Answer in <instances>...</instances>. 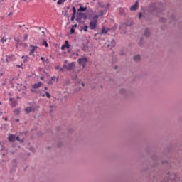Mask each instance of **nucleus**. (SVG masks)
<instances>
[{
	"mask_svg": "<svg viewBox=\"0 0 182 182\" xmlns=\"http://www.w3.org/2000/svg\"><path fill=\"white\" fill-rule=\"evenodd\" d=\"M180 181V178L176 173H168L167 176L161 182H176Z\"/></svg>",
	"mask_w": 182,
	"mask_h": 182,
	"instance_id": "obj_1",
	"label": "nucleus"
},
{
	"mask_svg": "<svg viewBox=\"0 0 182 182\" xmlns=\"http://www.w3.org/2000/svg\"><path fill=\"white\" fill-rule=\"evenodd\" d=\"M75 66H76V63L72 62V63H68V65L64 64L63 65V69H66L69 72H70V70H73V69H75Z\"/></svg>",
	"mask_w": 182,
	"mask_h": 182,
	"instance_id": "obj_2",
	"label": "nucleus"
},
{
	"mask_svg": "<svg viewBox=\"0 0 182 182\" xmlns=\"http://www.w3.org/2000/svg\"><path fill=\"white\" fill-rule=\"evenodd\" d=\"M87 58L82 57L78 58L77 62L79 65H82V68L85 69L86 68V63H87Z\"/></svg>",
	"mask_w": 182,
	"mask_h": 182,
	"instance_id": "obj_3",
	"label": "nucleus"
},
{
	"mask_svg": "<svg viewBox=\"0 0 182 182\" xmlns=\"http://www.w3.org/2000/svg\"><path fill=\"white\" fill-rule=\"evenodd\" d=\"M96 26H97V22L96 21L90 22L89 28L91 31H95V29H96Z\"/></svg>",
	"mask_w": 182,
	"mask_h": 182,
	"instance_id": "obj_4",
	"label": "nucleus"
},
{
	"mask_svg": "<svg viewBox=\"0 0 182 182\" xmlns=\"http://www.w3.org/2000/svg\"><path fill=\"white\" fill-rule=\"evenodd\" d=\"M149 11H151V12H154V11H157V4H156V3H151V4H149Z\"/></svg>",
	"mask_w": 182,
	"mask_h": 182,
	"instance_id": "obj_5",
	"label": "nucleus"
},
{
	"mask_svg": "<svg viewBox=\"0 0 182 182\" xmlns=\"http://www.w3.org/2000/svg\"><path fill=\"white\" fill-rule=\"evenodd\" d=\"M6 62L7 63H9V62H14L15 60V55H6Z\"/></svg>",
	"mask_w": 182,
	"mask_h": 182,
	"instance_id": "obj_6",
	"label": "nucleus"
},
{
	"mask_svg": "<svg viewBox=\"0 0 182 182\" xmlns=\"http://www.w3.org/2000/svg\"><path fill=\"white\" fill-rule=\"evenodd\" d=\"M139 9V1H136L135 4L130 7V11H137Z\"/></svg>",
	"mask_w": 182,
	"mask_h": 182,
	"instance_id": "obj_7",
	"label": "nucleus"
},
{
	"mask_svg": "<svg viewBox=\"0 0 182 182\" xmlns=\"http://www.w3.org/2000/svg\"><path fill=\"white\" fill-rule=\"evenodd\" d=\"M79 5H80V8L77 9V12L83 14V12H86V11H87V6L82 7V4H79Z\"/></svg>",
	"mask_w": 182,
	"mask_h": 182,
	"instance_id": "obj_8",
	"label": "nucleus"
},
{
	"mask_svg": "<svg viewBox=\"0 0 182 182\" xmlns=\"http://www.w3.org/2000/svg\"><path fill=\"white\" fill-rule=\"evenodd\" d=\"M9 102L10 105L11 106V107H15V106H16V105H18V102L16 101V100H14L13 98H9Z\"/></svg>",
	"mask_w": 182,
	"mask_h": 182,
	"instance_id": "obj_9",
	"label": "nucleus"
},
{
	"mask_svg": "<svg viewBox=\"0 0 182 182\" xmlns=\"http://www.w3.org/2000/svg\"><path fill=\"white\" fill-rule=\"evenodd\" d=\"M43 84L42 83V82H38L37 83H34L32 85V87H33V89H39V87H41V86H42Z\"/></svg>",
	"mask_w": 182,
	"mask_h": 182,
	"instance_id": "obj_10",
	"label": "nucleus"
},
{
	"mask_svg": "<svg viewBox=\"0 0 182 182\" xmlns=\"http://www.w3.org/2000/svg\"><path fill=\"white\" fill-rule=\"evenodd\" d=\"M77 15L78 16H82V19H84L85 21H86V19H87V16L85 13H79V12H77Z\"/></svg>",
	"mask_w": 182,
	"mask_h": 182,
	"instance_id": "obj_11",
	"label": "nucleus"
},
{
	"mask_svg": "<svg viewBox=\"0 0 182 182\" xmlns=\"http://www.w3.org/2000/svg\"><path fill=\"white\" fill-rule=\"evenodd\" d=\"M109 31H110V28H105V27H102V29L101 31V32L100 33V35H106V33H107V32H109Z\"/></svg>",
	"mask_w": 182,
	"mask_h": 182,
	"instance_id": "obj_12",
	"label": "nucleus"
},
{
	"mask_svg": "<svg viewBox=\"0 0 182 182\" xmlns=\"http://www.w3.org/2000/svg\"><path fill=\"white\" fill-rule=\"evenodd\" d=\"M8 140H9V141H10L11 143H14V141H15V135L11 134V135L8 137Z\"/></svg>",
	"mask_w": 182,
	"mask_h": 182,
	"instance_id": "obj_13",
	"label": "nucleus"
},
{
	"mask_svg": "<svg viewBox=\"0 0 182 182\" xmlns=\"http://www.w3.org/2000/svg\"><path fill=\"white\" fill-rule=\"evenodd\" d=\"M151 33H150V29L146 28L144 31V36H146V38H149V36H150Z\"/></svg>",
	"mask_w": 182,
	"mask_h": 182,
	"instance_id": "obj_14",
	"label": "nucleus"
},
{
	"mask_svg": "<svg viewBox=\"0 0 182 182\" xmlns=\"http://www.w3.org/2000/svg\"><path fill=\"white\" fill-rule=\"evenodd\" d=\"M140 59H141V57L140 56V55H136L134 57V60H135V62L140 61Z\"/></svg>",
	"mask_w": 182,
	"mask_h": 182,
	"instance_id": "obj_15",
	"label": "nucleus"
},
{
	"mask_svg": "<svg viewBox=\"0 0 182 182\" xmlns=\"http://www.w3.org/2000/svg\"><path fill=\"white\" fill-rule=\"evenodd\" d=\"M64 46H65V48H67V49H70V44H69V41H68V40H66L65 41V44H64Z\"/></svg>",
	"mask_w": 182,
	"mask_h": 182,
	"instance_id": "obj_16",
	"label": "nucleus"
},
{
	"mask_svg": "<svg viewBox=\"0 0 182 182\" xmlns=\"http://www.w3.org/2000/svg\"><path fill=\"white\" fill-rule=\"evenodd\" d=\"M25 112L27 113V114H29V113L32 112V107H28L27 108L25 109Z\"/></svg>",
	"mask_w": 182,
	"mask_h": 182,
	"instance_id": "obj_17",
	"label": "nucleus"
},
{
	"mask_svg": "<svg viewBox=\"0 0 182 182\" xmlns=\"http://www.w3.org/2000/svg\"><path fill=\"white\" fill-rule=\"evenodd\" d=\"M110 45H111V49L112 48H114V46H116V41H114V39H112L111 41Z\"/></svg>",
	"mask_w": 182,
	"mask_h": 182,
	"instance_id": "obj_18",
	"label": "nucleus"
},
{
	"mask_svg": "<svg viewBox=\"0 0 182 182\" xmlns=\"http://www.w3.org/2000/svg\"><path fill=\"white\" fill-rule=\"evenodd\" d=\"M14 114L18 116V114H19V113H21V108L14 109Z\"/></svg>",
	"mask_w": 182,
	"mask_h": 182,
	"instance_id": "obj_19",
	"label": "nucleus"
},
{
	"mask_svg": "<svg viewBox=\"0 0 182 182\" xmlns=\"http://www.w3.org/2000/svg\"><path fill=\"white\" fill-rule=\"evenodd\" d=\"M43 46L46 48H49V44H48V41H46V40L43 41Z\"/></svg>",
	"mask_w": 182,
	"mask_h": 182,
	"instance_id": "obj_20",
	"label": "nucleus"
},
{
	"mask_svg": "<svg viewBox=\"0 0 182 182\" xmlns=\"http://www.w3.org/2000/svg\"><path fill=\"white\" fill-rule=\"evenodd\" d=\"M30 48H32V49L31 50V52H32L33 53V52H35V49L38 48V46H34L33 45H30Z\"/></svg>",
	"mask_w": 182,
	"mask_h": 182,
	"instance_id": "obj_21",
	"label": "nucleus"
},
{
	"mask_svg": "<svg viewBox=\"0 0 182 182\" xmlns=\"http://www.w3.org/2000/svg\"><path fill=\"white\" fill-rule=\"evenodd\" d=\"M36 89L37 88L32 87V89H31L32 93H36V95H38V93H39V91L38 90H36Z\"/></svg>",
	"mask_w": 182,
	"mask_h": 182,
	"instance_id": "obj_22",
	"label": "nucleus"
},
{
	"mask_svg": "<svg viewBox=\"0 0 182 182\" xmlns=\"http://www.w3.org/2000/svg\"><path fill=\"white\" fill-rule=\"evenodd\" d=\"M82 16H79L78 17H77V18L75 19V21H77L79 23H82Z\"/></svg>",
	"mask_w": 182,
	"mask_h": 182,
	"instance_id": "obj_23",
	"label": "nucleus"
},
{
	"mask_svg": "<svg viewBox=\"0 0 182 182\" xmlns=\"http://www.w3.org/2000/svg\"><path fill=\"white\" fill-rule=\"evenodd\" d=\"M16 140H17V141H19V143H23V139H21V138L19 137V136H17L16 137Z\"/></svg>",
	"mask_w": 182,
	"mask_h": 182,
	"instance_id": "obj_24",
	"label": "nucleus"
},
{
	"mask_svg": "<svg viewBox=\"0 0 182 182\" xmlns=\"http://www.w3.org/2000/svg\"><path fill=\"white\" fill-rule=\"evenodd\" d=\"M14 41H15L16 45H20V43H21V40H19L18 38H14Z\"/></svg>",
	"mask_w": 182,
	"mask_h": 182,
	"instance_id": "obj_25",
	"label": "nucleus"
},
{
	"mask_svg": "<svg viewBox=\"0 0 182 182\" xmlns=\"http://www.w3.org/2000/svg\"><path fill=\"white\" fill-rule=\"evenodd\" d=\"M87 28H89V26H85L83 27H81V31H84V32H87Z\"/></svg>",
	"mask_w": 182,
	"mask_h": 182,
	"instance_id": "obj_26",
	"label": "nucleus"
},
{
	"mask_svg": "<svg viewBox=\"0 0 182 182\" xmlns=\"http://www.w3.org/2000/svg\"><path fill=\"white\" fill-rule=\"evenodd\" d=\"M66 0H58L57 1V4L58 5H62L63 4V2H65Z\"/></svg>",
	"mask_w": 182,
	"mask_h": 182,
	"instance_id": "obj_27",
	"label": "nucleus"
},
{
	"mask_svg": "<svg viewBox=\"0 0 182 182\" xmlns=\"http://www.w3.org/2000/svg\"><path fill=\"white\" fill-rule=\"evenodd\" d=\"M72 11H73V15H76V12H77L76 7L73 6Z\"/></svg>",
	"mask_w": 182,
	"mask_h": 182,
	"instance_id": "obj_28",
	"label": "nucleus"
},
{
	"mask_svg": "<svg viewBox=\"0 0 182 182\" xmlns=\"http://www.w3.org/2000/svg\"><path fill=\"white\" fill-rule=\"evenodd\" d=\"M98 35H100V33H95V35H94V40L95 41H97V39H99L98 38H97V36Z\"/></svg>",
	"mask_w": 182,
	"mask_h": 182,
	"instance_id": "obj_29",
	"label": "nucleus"
},
{
	"mask_svg": "<svg viewBox=\"0 0 182 182\" xmlns=\"http://www.w3.org/2000/svg\"><path fill=\"white\" fill-rule=\"evenodd\" d=\"M63 16L69 18V13L68 12V10L65 11V13L63 14Z\"/></svg>",
	"mask_w": 182,
	"mask_h": 182,
	"instance_id": "obj_30",
	"label": "nucleus"
},
{
	"mask_svg": "<svg viewBox=\"0 0 182 182\" xmlns=\"http://www.w3.org/2000/svg\"><path fill=\"white\" fill-rule=\"evenodd\" d=\"M75 33V28H71L70 31V35H73Z\"/></svg>",
	"mask_w": 182,
	"mask_h": 182,
	"instance_id": "obj_31",
	"label": "nucleus"
},
{
	"mask_svg": "<svg viewBox=\"0 0 182 182\" xmlns=\"http://www.w3.org/2000/svg\"><path fill=\"white\" fill-rule=\"evenodd\" d=\"M143 16H143V13H141V12L139 13V16H138L139 19H141V18H143Z\"/></svg>",
	"mask_w": 182,
	"mask_h": 182,
	"instance_id": "obj_32",
	"label": "nucleus"
},
{
	"mask_svg": "<svg viewBox=\"0 0 182 182\" xmlns=\"http://www.w3.org/2000/svg\"><path fill=\"white\" fill-rule=\"evenodd\" d=\"M46 97H48V99H50L51 97L50 94L48 92H46Z\"/></svg>",
	"mask_w": 182,
	"mask_h": 182,
	"instance_id": "obj_33",
	"label": "nucleus"
},
{
	"mask_svg": "<svg viewBox=\"0 0 182 182\" xmlns=\"http://www.w3.org/2000/svg\"><path fill=\"white\" fill-rule=\"evenodd\" d=\"M20 46H23V48H26V46H28V45H26V43H20Z\"/></svg>",
	"mask_w": 182,
	"mask_h": 182,
	"instance_id": "obj_34",
	"label": "nucleus"
},
{
	"mask_svg": "<svg viewBox=\"0 0 182 182\" xmlns=\"http://www.w3.org/2000/svg\"><path fill=\"white\" fill-rule=\"evenodd\" d=\"M120 93H121V95H125V93H126V90H125V89H122V90H120Z\"/></svg>",
	"mask_w": 182,
	"mask_h": 182,
	"instance_id": "obj_35",
	"label": "nucleus"
},
{
	"mask_svg": "<svg viewBox=\"0 0 182 182\" xmlns=\"http://www.w3.org/2000/svg\"><path fill=\"white\" fill-rule=\"evenodd\" d=\"M99 18V15H95V16H94V17H93V21H96L97 22V18Z\"/></svg>",
	"mask_w": 182,
	"mask_h": 182,
	"instance_id": "obj_36",
	"label": "nucleus"
},
{
	"mask_svg": "<svg viewBox=\"0 0 182 182\" xmlns=\"http://www.w3.org/2000/svg\"><path fill=\"white\" fill-rule=\"evenodd\" d=\"M75 14H72L71 18H70L71 22H73V21H75Z\"/></svg>",
	"mask_w": 182,
	"mask_h": 182,
	"instance_id": "obj_37",
	"label": "nucleus"
},
{
	"mask_svg": "<svg viewBox=\"0 0 182 182\" xmlns=\"http://www.w3.org/2000/svg\"><path fill=\"white\" fill-rule=\"evenodd\" d=\"M62 146H63V144L62 142H58L57 144V146L59 148V147H62Z\"/></svg>",
	"mask_w": 182,
	"mask_h": 182,
	"instance_id": "obj_38",
	"label": "nucleus"
},
{
	"mask_svg": "<svg viewBox=\"0 0 182 182\" xmlns=\"http://www.w3.org/2000/svg\"><path fill=\"white\" fill-rule=\"evenodd\" d=\"M141 42H143V38H141V39H140V42L139 43V46H142L143 43H141Z\"/></svg>",
	"mask_w": 182,
	"mask_h": 182,
	"instance_id": "obj_39",
	"label": "nucleus"
},
{
	"mask_svg": "<svg viewBox=\"0 0 182 182\" xmlns=\"http://www.w3.org/2000/svg\"><path fill=\"white\" fill-rule=\"evenodd\" d=\"M160 22H166V18L161 17L159 20Z\"/></svg>",
	"mask_w": 182,
	"mask_h": 182,
	"instance_id": "obj_40",
	"label": "nucleus"
},
{
	"mask_svg": "<svg viewBox=\"0 0 182 182\" xmlns=\"http://www.w3.org/2000/svg\"><path fill=\"white\" fill-rule=\"evenodd\" d=\"M48 85H53V80H50L48 82Z\"/></svg>",
	"mask_w": 182,
	"mask_h": 182,
	"instance_id": "obj_41",
	"label": "nucleus"
},
{
	"mask_svg": "<svg viewBox=\"0 0 182 182\" xmlns=\"http://www.w3.org/2000/svg\"><path fill=\"white\" fill-rule=\"evenodd\" d=\"M28 59H29V57L26 56L23 60L24 63H26V62H28Z\"/></svg>",
	"mask_w": 182,
	"mask_h": 182,
	"instance_id": "obj_42",
	"label": "nucleus"
},
{
	"mask_svg": "<svg viewBox=\"0 0 182 182\" xmlns=\"http://www.w3.org/2000/svg\"><path fill=\"white\" fill-rule=\"evenodd\" d=\"M65 48H66V46L64 44L61 46V50H65Z\"/></svg>",
	"mask_w": 182,
	"mask_h": 182,
	"instance_id": "obj_43",
	"label": "nucleus"
},
{
	"mask_svg": "<svg viewBox=\"0 0 182 182\" xmlns=\"http://www.w3.org/2000/svg\"><path fill=\"white\" fill-rule=\"evenodd\" d=\"M171 21H174L176 19V17L174 16V15H172L171 16Z\"/></svg>",
	"mask_w": 182,
	"mask_h": 182,
	"instance_id": "obj_44",
	"label": "nucleus"
},
{
	"mask_svg": "<svg viewBox=\"0 0 182 182\" xmlns=\"http://www.w3.org/2000/svg\"><path fill=\"white\" fill-rule=\"evenodd\" d=\"M23 39L24 41H26L28 39V34H25Z\"/></svg>",
	"mask_w": 182,
	"mask_h": 182,
	"instance_id": "obj_45",
	"label": "nucleus"
},
{
	"mask_svg": "<svg viewBox=\"0 0 182 182\" xmlns=\"http://www.w3.org/2000/svg\"><path fill=\"white\" fill-rule=\"evenodd\" d=\"M1 42L4 43V42H6V39H4V38H2L1 39Z\"/></svg>",
	"mask_w": 182,
	"mask_h": 182,
	"instance_id": "obj_46",
	"label": "nucleus"
},
{
	"mask_svg": "<svg viewBox=\"0 0 182 182\" xmlns=\"http://www.w3.org/2000/svg\"><path fill=\"white\" fill-rule=\"evenodd\" d=\"M56 80V77L53 76L51 78V80H53V82H55V80Z\"/></svg>",
	"mask_w": 182,
	"mask_h": 182,
	"instance_id": "obj_47",
	"label": "nucleus"
},
{
	"mask_svg": "<svg viewBox=\"0 0 182 182\" xmlns=\"http://www.w3.org/2000/svg\"><path fill=\"white\" fill-rule=\"evenodd\" d=\"M73 56H79V53H73Z\"/></svg>",
	"mask_w": 182,
	"mask_h": 182,
	"instance_id": "obj_48",
	"label": "nucleus"
},
{
	"mask_svg": "<svg viewBox=\"0 0 182 182\" xmlns=\"http://www.w3.org/2000/svg\"><path fill=\"white\" fill-rule=\"evenodd\" d=\"M41 60L42 62L45 63V57H41Z\"/></svg>",
	"mask_w": 182,
	"mask_h": 182,
	"instance_id": "obj_49",
	"label": "nucleus"
},
{
	"mask_svg": "<svg viewBox=\"0 0 182 182\" xmlns=\"http://www.w3.org/2000/svg\"><path fill=\"white\" fill-rule=\"evenodd\" d=\"M152 159H153V160H157V156H153Z\"/></svg>",
	"mask_w": 182,
	"mask_h": 182,
	"instance_id": "obj_50",
	"label": "nucleus"
},
{
	"mask_svg": "<svg viewBox=\"0 0 182 182\" xmlns=\"http://www.w3.org/2000/svg\"><path fill=\"white\" fill-rule=\"evenodd\" d=\"M72 28H77V24H74L72 26Z\"/></svg>",
	"mask_w": 182,
	"mask_h": 182,
	"instance_id": "obj_51",
	"label": "nucleus"
},
{
	"mask_svg": "<svg viewBox=\"0 0 182 182\" xmlns=\"http://www.w3.org/2000/svg\"><path fill=\"white\" fill-rule=\"evenodd\" d=\"M4 75H5V72H0V76H4Z\"/></svg>",
	"mask_w": 182,
	"mask_h": 182,
	"instance_id": "obj_52",
	"label": "nucleus"
},
{
	"mask_svg": "<svg viewBox=\"0 0 182 182\" xmlns=\"http://www.w3.org/2000/svg\"><path fill=\"white\" fill-rule=\"evenodd\" d=\"M22 66H23V64H21V65H17V68H22Z\"/></svg>",
	"mask_w": 182,
	"mask_h": 182,
	"instance_id": "obj_53",
	"label": "nucleus"
},
{
	"mask_svg": "<svg viewBox=\"0 0 182 182\" xmlns=\"http://www.w3.org/2000/svg\"><path fill=\"white\" fill-rule=\"evenodd\" d=\"M30 55L31 56H35V54H33V53H32L31 51L30 52Z\"/></svg>",
	"mask_w": 182,
	"mask_h": 182,
	"instance_id": "obj_54",
	"label": "nucleus"
},
{
	"mask_svg": "<svg viewBox=\"0 0 182 182\" xmlns=\"http://www.w3.org/2000/svg\"><path fill=\"white\" fill-rule=\"evenodd\" d=\"M68 132H69V133H72V132H73V129H68Z\"/></svg>",
	"mask_w": 182,
	"mask_h": 182,
	"instance_id": "obj_55",
	"label": "nucleus"
},
{
	"mask_svg": "<svg viewBox=\"0 0 182 182\" xmlns=\"http://www.w3.org/2000/svg\"><path fill=\"white\" fill-rule=\"evenodd\" d=\"M13 163H16L17 160L16 159L12 160Z\"/></svg>",
	"mask_w": 182,
	"mask_h": 182,
	"instance_id": "obj_56",
	"label": "nucleus"
},
{
	"mask_svg": "<svg viewBox=\"0 0 182 182\" xmlns=\"http://www.w3.org/2000/svg\"><path fill=\"white\" fill-rule=\"evenodd\" d=\"M55 69H56V70L60 69V67H59V65H57V66H55Z\"/></svg>",
	"mask_w": 182,
	"mask_h": 182,
	"instance_id": "obj_57",
	"label": "nucleus"
},
{
	"mask_svg": "<svg viewBox=\"0 0 182 182\" xmlns=\"http://www.w3.org/2000/svg\"><path fill=\"white\" fill-rule=\"evenodd\" d=\"M66 9H67V11H69V9H70V6H67Z\"/></svg>",
	"mask_w": 182,
	"mask_h": 182,
	"instance_id": "obj_58",
	"label": "nucleus"
},
{
	"mask_svg": "<svg viewBox=\"0 0 182 182\" xmlns=\"http://www.w3.org/2000/svg\"><path fill=\"white\" fill-rule=\"evenodd\" d=\"M23 90H26V86L24 85V86L23 87Z\"/></svg>",
	"mask_w": 182,
	"mask_h": 182,
	"instance_id": "obj_59",
	"label": "nucleus"
},
{
	"mask_svg": "<svg viewBox=\"0 0 182 182\" xmlns=\"http://www.w3.org/2000/svg\"><path fill=\"white\" fill-rule=\"evenodd\" d=\"M60 72H63V67L60 68Z\"/></svg>",
	"mask_w": 182,
	"mask_h": 182,
	"instance_id": "obj_60",
	"label": "nucleus"
},
{
	"mask_svg": "<svg viewBox=\"0 0 182 182\" xmlns=\"http://www.w3.org/2000/svg\"><path fill=\"white\" fill-rule=\"evenodd\" d=\"M40 79H41V80H43V79H45V77H41Z\"/></svg>",
	"mask_w": 182,
	"mask_h": 182,
	"instance_id": "obj_61",
	"label": "nucleus"
},
{
	"mask_svg": "<svg viewBox=\"0 0 182 182\" xmlns=\"http://www.w3.org/2000/svg\"><path fill=\"white\" fill-rule=\"evenodd\" d=\"M110 46H112L110 44H108V45L107 46V48H110Z\"/></svg>",
	"mask_w": 182,
	"mask_h": 182,
	"instance_id": "obj_62",
	"label": "nucleus"
},
{
	"mask_svg": "<svg viewBox=\"0 0 182 182\" xmlns=\"http://www.w3.org/2000/svg\"><path fill=\"white\" fill-rule=\"evenodd\" d=\"M165 163H167V161H162V164H164Z\"/></svg>",
	"mask_w": 182,
	"mask_h": 182,
	"instance_id": "obj_63",
	"label": "nucleus"
},
{
	"mask_svg": "<svg viewBox=\"0 0 182 182\" xmlns=\"http://www.w3.org/2000/svg\"><path fill=\"white\" fill-rule=\"evenodd\" d=\"M65 63H68V60H65Z\"/></svg>",
	"mask_w": 182,
	"mask_h": 182,
	"instance_id": "obj_64",
	"label": "nucleus"
}]
</instances>
